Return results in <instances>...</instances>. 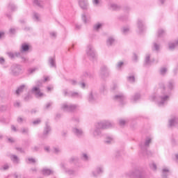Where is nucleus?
I'll use <instances>...</instances> for the list:
<instances>
[{
	"label": "nucleus",
	"mask_w": 178,
	"mask_h": 178,
	"mask_svg": "<svg viewBox=\"0 0 178 178\" xmlns=\"http://www.w3.org/2000/svg\"><path fill=\"white\" fill-rule=\"evenodd\" d=\"M137 28L138 33H141L145 31V25L144 24V21L141 19H138L137 21Z\"/></svg>",
	"instance_id": "13"
},
{
	"label": "nucleus",
	"mask_w": 178,
	"mask_h": 178,
	"mask_svg": "<svg viewBox=\"0 0 178 178\" xmlns=\"http://www.w3.org/2000/svg\"><path fill=\"white\" fill-rule=\"evenodd\" d=\"M104 173V167L98 166L96 168L95 170L92 172V175L93 177H98V176L102 175Z\"/></svg>",
	"instance_id": "15"
},
{
	"label": "nucleus",
	"mask_w": 178,
	"mask_h": 178,
	"mask_svg": "<svg viewBox=\"0 0 178 178\" xmlns=\"http://www.w3.org/2000/svg\"><path fill=\"white\" fill-rule=\"evenodd\" d=\"M48 63L50 67H54V69H56V60H55V57H49Z\"/></svg>",
	"instance_id": "23"
},
{
	"label": "nucleus",
	"mask_w": 178,
	"mask_h": 178,
	"mask_svg": "<svg viewBox=\"0 0 178 178\" xmlns=\"http://www.w3.org/2000/svg\"><path fill=\"white\" fill-rule=\"evenodd\" d=\"M106 45L108 47L115 45V38H113V37H109L108 38H107Z\"/></svg>",
	"instance_id": "27"
},
{
	"label": "nucleus",
	"mask_w": 178,
	"mask_h": 178,
	"mask_svg": "<svg viewBox=\"0 0 178 178\" xmlns=\"http://www.w3.org/2000/svg\"><path fill=\"white\" fill-rule=\"evenodd\" d=\"M108 6L111 10H119V9H120V6L115 3H110Z\"/></svg>",
	"instance_id": "34"
},
{
	"label": "nucleus",
	"mask_w": 178,
	"mask_h": 178,
	"mask_svg": "<svg viewBox=\"0 0 178 178\" xmlns=\"http://www.w3.org/2000/svg\"><path fill=\"white\" fill-rule=\"evenodd\" d=\"M10 73L13 76H19L22 73V65L13 64L10 69Z\"/></svg>",
	"instance_id": "7"
},
{
	"label": "nucleus",
	"mask_w": 178,
	"mask_h": 178,
	"mask_svg": "<svg viewBox=\"0 0 178 178\" xmlns=\"http://www.w3.org/2000/svg\"><path fill=\"white\" fill-rule=\"evenodd\" d=\"M15 149L21 152V154H24V149L22 147H16Z\"/></svg>",
	"instance_id": "61"
},
{
	"label": "nucleus",
	"mask_w": 178,
	"mask_h": 178,
	"mask_svg": "<svg viewBox=\"0 0 178 178\" xmlns=\"http://www.w3.org/2000/svg\"><path fill=\"white\" fill-rule=\"evenodd\" d=\"M93 6H99V0H92Z\"/></svg>",
	"instance_id": "50"
},
{
	"label": "nucleus",
	"mask_w": 178,
	"mask_h": 178,
	"mask_svg": "<svg viewBox=\"0 0 178 178\" xmlns=\"http://www.w3.org/2000/svg\"><path fill=\"white\" fill-rule=\"evenodd\" d=\"M101 27H102V24H96L95 25H94L93 29L94 30H96V31H98V30L101 29Z\"/></svg>",
	"instance_id": "45"
},
{
	"label": "nucleus",
	"mask_w": 178,
	"mask_h": 178,
	"mask_svg": "<svg viewBox=\"0 0 178 178\" xmlns=\"http://www.w3.org/2000/svg\"><path fill=\"white\" fill-rule=\"evenodd\" d=\"M90 133L95 138H101V137H104L102 131L101 129H98L97 128L92 129L90 130Z\"/></svg>",
	"instance_id": "10"
},
{
	"label": "nucleus",
	"mask_w": 178,
	"mask_h": 178,
	"mask_svg": "<svg viewBox=\"0 0 178 178\" xmlns=\"http://www.w3.org/2000/svg\"><path fill=\"white\" fill-rule=\"evenodd\" d=\"M151 141H152V138L151 137H147L145 141V143L143 145H140V148L142 151H144L148 156H150V155H152L151 152L147 151V148L149 147V144H151Z\"/></svg>",
	"instance_id": "5"
},
{
	"label": "nucleus",
	"mask_w": 178,
	"mask_h": 178,
	"mask_svg": "<svg viewBox=\"0 0 178 178\" xmlns=\"http://www.w3.org/2000/svg\"><path fill=\"white\" fill-rule=\"evenodd\" d=\"M8 169H9V165L8 163L4 164L0 168V170H8Z\"/></svg>",
	"instance_id": "48"
},
{
	"label": "nucleus",
	"mask_w": 178,
	"mask_h": 178,
	"mask_svg": "<svg viewBox=\"0 0 178 178\" xmlns=\"http://www.w3.org/2000/svg\"><path fill=\"white\" fill-rule=\"evenodd\" d=\"M40 123H41V120L40 119L35 120L33 122V124H34L35 126L37 124H40Z\"/></svg>",
	"instance_id": "59"
},
{
	"label": "nucleus",
	"mask_w": 178,
	"mask_h": 178,
	"mask_svg": "<svg viewBox=\"0 0 178 178\" xmlns=\"http://www.w3.org/2000/svg\"><path fill=\"white\" fill-rule=\"evenodd\" d=\"M133 60L134 62H137V60H138V56H137V54H134Z\"/></svg>",
	"instance_id": "63"
},
{
	"label": "nucleus",
	"mask_w": 178,
	"mask_h": 178,
	"mask_svg": "<svg viewBox=\"0 0 178 178\" xmlns=\"http://www.w3.org/2000/svg\"><path fill=\"white\" fill-rule=\"evenodd\" d=\"M7 55L10 59H15V54L13 52H8Z\"/></svg>",
	"instance_id": "53"
},
{
	"label": "nucleus",
	"mask_w": 178,
	"mask_h": 178,
	"mask_svg": "<svg viewBox=\"0 0 178 178\" xmlns=\"http://www.w3.org/2000/svg\"><path fill=\"white\" fill-rule=\"evenodd\" d=\"M15 58H22V53L21 52H15Z\"/></svg>",
	"instance_id": "62"
},
{
	"label": "nucleus",
	"mask_w": 178,
	"mask_h": 178,
	"mask_svg": "<svg viewBox=\"0 0 178 178\" xmlns=\"http://www.w3.org/2000/svg\"><path fill=\"white\" fill-rule=\"evenodd\" d=\"M127 80L128 83L133 84L136 83V76L134 75H129L127 77Z\"/></svg>",
	"instance_id": "33"
},
{
	"label": "nucleus",
	"mask_w": 178,
	"mask_h": 178,
	"mask_svg": "<svg viewBox=\"0 0 178 178\" xmlns=\"http://www.w3.org/2000/svg\"><path fill=\"white\" fill-rule=\"evenodd\" d=\"M126 123H127V121H126V120H124V119L119 120L120 126H124V124H126Z\"/></svg>",
	"instance_id": "49"
},
{
	"label": "nucleus",
	"mask_w": 178,
	"mask_h": 178,
	"mask_svg": "<svg viewBox=\"0 0 178 178\" xmlns=\"http://www.w3.org/2000/svg\"><path fill=\"white\" fill-rule=\"evenodd\" d=\"M81 159L82 161H84L85 162L88 161V160L90 159V157L88 156V155L86 153H83L81 154Z\"/></svg>",
	"instance_id": "38"
},
{
	"label": "nucleus",
	"mask_w": 178,
	"mask_h": 178,
	"mask_svg": "<svg viewBox=\"0 0 178 178\" xmlns=\"http://www.w3.org/2000/svg\"><path fill=\"white\" fill-rule=\"evenodd\" d=\"M33 19L35 20V22H40V14L34 13Z\"/></svg>",
	"instance_id": "41"
},
{
	"label": "nucleus",
	"mask_w": 178,
	"mask_h": 178,
	"mask_svg": "<svg viewBox=\"0 0 178 178\" xmlns=\"http://www.w3.org/2000/svg\"><path fill=\"white\" fill-rule=\"evenodd\" d=\"M123 65H124V63H123V61H119L116 65V69H118V70H120V69H122V66H123Z\"/></svg>",
	"instance_id": "44"
},
{
	"label": "nucleus",
	"mask_w": 178,
	"mask_h": 178,
	"mask_svg": "<svg viewBox=\"0 0 178 178\" xmlns=\"http://www.w3.org/2000/svg\"><path fill=\"white\" fill-rule=\"evenodd\" d=\"M152 51H156V52H159V50L161 49V44L153 42V46L152 47Z\"/></svg>",
	"instance_id": "30"
},
{
	"label": "nucleus",
	"mask_w": 178,
	"mask_h": 178,
	"mask_svg": "<svg viewBox=\"0 0 178 178\" xmlns=\"http://www.w3.org/2000/svg\"><path fill=\"white\" fill-rule=\"evenodd\" d=\"M140 98H141V95H140V93H136L134 95L131 97V101L134 104L137 102V101H140Z\"/></svg>",
	"instance_id": "26"
},
{
	"label": "nucleus",
	"mask_w": 178,
	"mask_h": 178,
	"mask_svg": "<svg viewBox=\"0 0 178 178\" xmlns=\"http://www.w3.org/2000/svg\"><path fill=\"white\" fill-rule=\"evenodd\" d=\"M42 174L43 176H50V175L54 174V170L49 168H43L42 170Z\"/></svg>",
	"instance_id": "24"
},
{
	"label": "nucleus",
	"mask_w": 178,
	"mask_h": 178,
	"mask_svg": "<svg viewBox=\"0 0 178 178\" xmlns=\"http://www.w3.org/2000/svg\"><path fill=\"white\" fill-rule=\"evenodd\" d=\"M24 87H26V86H24V85H21L20 86H19L18 88L15 91V94L17 95H20V94H22V92H23V91L24 90Z\"/></svg>",
	"instance_id": "31"
},
{
	"label": "nucleus",
	"mask_w": 178,
	"mask_h": 178,
	"mask_svg": "<svg viewBox=\"0 0 178 178\" xmlns=\"http://www.w3.org/2000/svg\"><path fill=\"white\" fill-rule=\"evenodd\" d=\"M17 123H23V122H26V118H22V117H18L17 118Z\"/></svg>",
	"instance_id": "47"
},
{
	"label": "nucleus",
	"mask_w": 178,
	"mask_h": 178,
	"mask_svg": "<svg viewBox=\"0 0 178 178\" xmlns=\"http://www.w3.org/2000/svg\"><path fill=\"white\" fill-rule=\"evenodd\" d=\"M84 77H91V73L86 72L83 73Z\"/></svg>",
	"instance_id": "64"
},
{
	"label": "nucleus",
	"mask_w": 178,
	"mask_h": 178,
	"mask_svg": "<svg viewBox=\"0 0 178 178\" xmlns=\"http://www.w3.org/2000/svg\"><path fill=\"white\" fill-rule=\"evenodd\" d=\"M118 87H119L118 83H113V86H111V90L113 91H115V90H118Z\"/></svg>",
	"instance_id": "57"
},
{
	"label": "nucleus",
	"mask_w": 178,
	"mask_h": 178,
	"mask_svg": "<svg viewBox=\"0 0 178 178\" xmlns=\"http://www.w3.org/2000/svg\"><path fill=\"white\" fill-rule=\"evenodd\" d=\"M113 138L112 136H107L104 140L105 144H112L113 143Z\"/></svg>",
	"instance_id": "36"
},
{
	"label": "nucleus",
	"mask_w": 178,
	"mask_h": 178,
	"mask_svg": "<svg viewBox=\"0 0 178 178\" xmlns=\"http://www.w3.org/2000/svg\"><path fill=\"white\" fill-rule=\"evenodd\" d=\"M30 49V46L26 43H23L20 48V52H27Z\"/></svg>",
	"instance_id": "28"
},
{
	"label": "nucleus",
	"mask_w": 178,
	"mask_h": 178,
	"mask_svg": "<svg viewBox=\"0 0 178 178\" xmlns=\"http://www.w3.org/2000/svg\"><path fill=\"white\" fill-rule=\"evenodd\" d=\"M78 2L81 9H83V10H87V9H88V0H79Z\"/></svg>",
	"instance_id": "17"
},
{
	"label": "nucleus",
	"mask_w": 178,
	"mask_h": 178,
	"mask_svg": "<svg viewBox=\"0 0 178 178\" xmlns=\"http://www.w3.org/2000/svg\"><path fill=\"white\" fill-rule=\"evenodd\" d=\"M79 161V158L77 156H72L70 159V163H76Z\"/></svg>",
	"instance_id": "40"
},
{
	"label": "nucleus",
	"mask_w": 178,
	"mask_h": 178,
	"mask_svg": "<svg viewBox=\"0 0 178 178\" xmlns=\"http://www.w3.org/2000/svg\"><path fill=\"white\" fill-rule=\"evenodd\" d=\"M99 74L102 80H106L109 76H111V70L106 65H102L100 67Z\"/></svg>",
	"instance_id": "4"
},
{
	"label": "nucleus",
	"mask_w": 178,
	"mask_h": 178,
	"mask_svg": "<svg viewBox=\"0 0 178 178\" xmlns=\"http://www.w3.org/2000/svg\"><path fill=\"white\" fill-rule=\"evenodd\" d=\"M33 3L39 8H41L42 6V5L41 4L42 1H40V0H33Z\"/></svg>",
	"instance_id": "43"
},
{
	"label": "nucleus",
	"mask_w": 178,
	"mask_h": 178,
	"mask_svg": "<svg viewBox=\"0 0 178 178\" xmlns=\"http://www.w3.org/2000/svg\"><path fill=\"white\" fill-rule=\"evenodd\" d=\"M178 126V117H173L169 120V127Z\"/></svg>",
	"instance_id": "21"
},
{
	"label": "nucleus",
	"mask_w": 178,
	"mask_h": 178,
	"mask_svg": "<svg viewBox=\"0 0 178 178\" xmlns=\"http://www.w3.org/2000/svg\"><path fill=\"white\" fill-rule=\"evenodd\" d=\"M165 30H163L162 29H159L158 37H163V35H165Z\"/></svg>",
	"instance_id": "42"
},
{
	"label": "nucleus",
	"mask_w": 178,
	"mask_h": 178,
	"mask_svg": "<svg viewBox=\"0 0 178 178\" xmlns=\"http://www.w3.org/2000/svg\"><path fill=\"white\" fill-rule=\"evenodd\" d=\"M53 152H54V154H59V152H60V149L59 147H54Z\"/></svg>",
	"instance_id": "54"
},
{
	"label": "nucleus",
	"mask_w": 178,
	"mask_h": 178,
	"mask_svg": "<svg viewBox=\"0 0 178 178\" xmlns=\"http://www.w3.org/2000/svg\"><path fill=\"white\" fill-rule=\"evenodd\" d=\"M149 168L152 170H156L157 169L156 164H155V163H151L149 164Z\"/></svg>",
	"instance_id": "46"
},
{
	"label": "nucleus",
	"mask_w": 178,
	"mask_h": 178,
	"mask_svg": "<svg viewBox=\"0 0 178 178\" xmlns=\"http://www.w3.org/2000/svg\"><path fill=\"white\" fill-rule=\"evenodd\" d=\"M114 99L115 101H118V102H120L121 105H124V104H126V97H124L122 93L115 95L114 96Z\"/></svg>",
	"instance_id": "12"
},
{
	"label": "nucleus",
	"mask_w": 178,
	"mask_h": 178,
	"mask_svg": "<svg viewBox=\"0 0 178 178\" xmlns=\"http://www.w3.org/2000/svg\"><path fill=\"white\" fill-rule=\"evenodd\" d=\"M31 92L36 97V98H41V97H44V93L41 92L40 88L38 86H34L31 90Z\"/></svg>",
	"instance_id": "11"
},
{
	"label": "nucleus",
	"mask_w": 178,
	"mask_h": 178,
	"mask_svg": "<svg viewBox=\"0 0 178 178\" xmlns=\"http://www.w3.org/2000/svg\"><path fill=\"white\" fill-rule=\"evenodd\" d=\"M152 61L151 60V54H147L145 58L144 66H151Z\"/></svg>",
	"instance_id": "20"
},
{
	"label": "nucleus",
	"mask_w": 178,
	"mask_h": 178,
	"mask_svg": "<svg viewBox=\"0 0 178 178\" xmlns=\"http://www.w3.org/2000/svg\"><path fill=\"white\" fill-rule=\"evenodd\" d=\"M72 133L77 138H83L84 137V131L83 129L79 127L72 128Z\"/></svg>",
	"instance_id": "9"
},
{
	"label": "nucleus",
	"mask_w": 178,
	"mask_h": 178,
	"mask_svg": "<svg viewBox=\"0 0 178 178\" xmlns=\"http://www.w3.org/2000/svg\"><path fill=\"white\" fill-rule=\"evenodd\" d=\"M8 8H9V9H10V10H13V11L16 10V9H17L16 6H15V4H13V3H10Z\"/></svg>",
	"instance_id": "51"
},
{
	"label": "nucleus",
	"mask_w": 178,
	"mask_h": 178,
	"mask_svg": "<svg viewBox=\"0 0 178 178\" xmlns=\"http://www.w3.org/2000/svg\"><path fill=\"white\" fill-rule=\"evenodd\" d=\"M72 122H75V123H79V122H80V118L77 116H74L72 117Z\"/></svg>",
	"instance_id": "52"
},
{
	"label": "nucleus",
	"mask_w": 178,
	"mask_h": 178,
	"mask_svg": "<svg viewBox=\"0 0 178 178\" xmlns=\"http://www.w3.org/2000/svg\"><path fill=\"white\" fill-rule=\"evenodd\" d=\"M175 80L170 79L167 82V87L165 88V85L161 83V93L158 96L153 95L149 97L150 101H154L158 105V106H165L169 99H170V92L175 87Z\"/></svg>",
	"instance_id": "1"
},
{
	"label": "nucleus",
	"mask_w": 178,
	"mask_h": 178,
	"mask_svg": "<svg viewBox=\"0 0 178 178\" xmlns=\"http://www.w3.org/2000/svg\"><path fill=\"white\" fill-rule=\"evenodd\" d=\"M77 108H79L78 105L67 102L62 104L60 106L61 111H63V112H74Z\"/></svg>",
	"instance_id": "3"
},
{
	"label": "nucleus",
	"mask_w": 178,
	"mask_h": 178,
	"mask_svg": "<svg viewBox=\"0 0 178 178\" xmlns=\"http://www.w3.org/2000/svg\"><path fill=\"white\" fill-rule=\"evenodd\" d=\"M166 73H168V67H162L160 68L159 74L161 76H166Z\"/></svg>",
	"instance_id": "32"
},
{
	"label": "nucleus",
	"mask_w": 178,
	"mask_h": 178,
	"mask_svg": "<svg viewBox=\"0 0 178 178\" xmlns=\"http://www.w3.org/2000/svg\"><path fill=\"white\" fill-rule=\"evenodd\" d=\"M60 168L65 172V173H67V175H74V170L66 168V165L65 163H62L60 164Z\"/></svg>",
	"instance_id": "22"
},
{
	"label": "nucleus",
	"mask_w": 178,
	"mask_h": 178,
	"mask_svg": "<svg viewBox=\"0 0 178 178\" xmlns=\"http://www.w3.org/2000/svg\"><path fill=\"white\" fill-rule=\"evenodd\" d=\"M81 19L85 24H87V23H90V20L91 19V17L88 13H83L81 15Z\"/></svg>",
	"instance_id": "18"
},
{
	"label": "nucleus",
	"mask_w": 178,
	"mask_h": 178,
	"mask_svg": "<svg viewBox=\"0 0 178 178\" xmlns=\"http://www.w3.org/2000/svg\"><path fill=\"white\" fill-rule=\"evenodd\" d=\"M171 143H172V145H173V147H175V146L178 145L177 140H176L175 138H172L171 140Z\"/></svg>",
	"instance_id": "56"
},
{
	"label": "nucleus",
	"mask_w": 178,
	"mask_h": 178,
	"mask_svg": "<svg viewBox=\"0 0 178 178\" xmlns=\"http://www.w3.org/2000/svg\"><path fill=\"white\" fill-rule=\"evenodd\" d=\"M35 84V87H39L40 88H41V87H42V81H36Z\"/></svg>",
	"instance_id": "55"
},
{
	"label": "nucleus",
	"mask_w": 178,
	"mask_h": 178,
	"mask_svg": "<svg viewBox=\"0 0 178 178\" xmlns=\"http://www.w3.org/2000/svg\"><path fill=\"white\" fill-rule=\"evenodd\" d=\"M20 59H22V62H23L24 63H26V62H29V59L23 56H21Z\"/></svg>",
	"instance_id": "60"
},
{
	"label": "nucleus",
	"mask_w": 178,
	"mask_h": 178,
	"mask_svg": "<svg viewBox=\"0 0 178 178\" xmlns=\"http://www.w3.org/2000/svg\"><path fill=\"white\" fill-rule=\"evenodd\" d=\"M69 97L70 98H83V95H81V92L70 91Z\"/></svg>",
	"instance_id": "19"
},
{
	"label": "nucleus",
	"mask_w": 178,
	"mask_h": 178,
	"mask_svg": "<svg viewBox=\"0 0 178 178\" xmlns=\"http://www.w3.org/2000/svg\"><path fill=\"white\" fill-rule=\"evenodd\" d=\"M26 163L30 164V163H35L37 162V160L35 159L32 157H29L25 159Z\"/></svg>",
	"instance_id": "35"
},
{
	"label": "nucleus",
	"mask_w": 178,
	"mask_h": 178,
	"mask_svg": "<svg viewBox=\"0 0 178 178\" xmlns=\"http://www.w3.org/2000/svg\"><path fill=\"white\" fill-rule=\"evenodd\" d=\"M20 133H22V134H25L26 136H29V128H22L20 129Z\"/></svg>",
	"instance_id": "39"
},
{
	"label": "nucleus",
	"mask_w": 178,
	"mask_h": 178,
	"mask_svg": "<svg viewBox=\"0 0 178 178\" xmlns=\"http://www.w3.org/2000/svg\"><path fill=\"white\" fill-rule=\"evenodd\" d=\"M49 131H51V127L49 126V124H48V122L45 123V127L44 129L43 134L41 136V138H47L48 137V134H49Z\"/></svg>",
	"instance_id": "16"
},
{
	"label": "nucleus",
	"mask_w": 178,
	"mask_h": 178,
	"mask_svg": "<svg viewBox=\"0 0 178 178\" xmlns=\"http://www.w3.org/2000/svg\"><path fill=\"white\" fill-rule=\"evenodd\" d=\"M178 45V40H175L174 42H169L168 43V49L170 51H174L175 48Z\"/></svg>",
	"instance_id": "25"
},
{
	"label": "nucleus",
	"mask_w": 178,
	"mask_h": 178,
	"mask_svg": "<svg viewBox=\"0 0 178 178\" xmlns=\"http://www.w3.org/2000/svg\"><path fill=\"white\" fill-rule=\"evenodd\" d=\"M10 158L11 161L13 162V163H19V162H20V160L19 159V157L17 155L11 154L10 155Z\"/></svg>",
	"instance_id": "29"
},
{
	"label": "nucleus",
	"mask_w": 178,
	"mask_h": 178,
	"mask_svg": "<svg viewBox=\"0 0 178 178\" xmlns=\"http://www.w3.org/2000/svg\"><path fill=\"white\" fill-rule=\"evenodd\" d=\"M71 86H77V81L72 79L70 81Z\"/></svg>",
	"instance_id": "58"
},
{
	"label": "nucleus",
	"mask_w": 178,
	"mask_h": 178,
	"mask_svg": "<svg viewBox=\"0 0 178 178\" xmlns=\"http://www.w3.org/2000/svg\"><path fill=\"white\" fill-rule=\"evenodd\" d=\"M86 55L90 59V60H92V59H95V50L94 49V47L91 44H88L86 48Z\"/></svg>",
	"instance_id": "8"
},
{
	"label": "nucleus",
	"mask_w": 178,
	"mask_h": 178,
	"mask_svg": "<svg viewBox=\"0 0 178 178\" xmlns=\"http://www.w3.org/2000/svg\"><path fill=\"white\" fill-rule=\"evenodd\" d=\"M122 34H129V33H130V28H129V26H124L122 29Z\"/></svg>",
	"instance_id": "37"
},
{
	"label": "nucleus",
	"mask_w": 178,
	"mask_h": 178,
	"mask_svg": "<svg viewBox=\"0 0 178 178\" xmlns=\"http://www.w3.org/2000/svg\"><path fill=\"white\" fill-rule=\"evenodd\" d=\"M126 177H127V178H145V177L144 176V174L138 170H135L134 172L130 171V172H127L126 174Z\"/></svg>",
	"instance_id": "6"
},
{
	"label": "nucleus",
	"mask_w": 178,
	"mask_h": 178,
	"mask_svg": "<svg viewBox=\"0 0 178 178\" xmlns=\"http://www.w3.org/2000/svg\"><path fill=\"white\" fill-rule=\"evenodd\" d=\"M113 126H115V124L109 120L100 121L95 124V128L99 130H106L113 127Z\"/></svg>",
	"instance_id": "2"
},
{
	"label": "nucleus",
	"mask_w": 178,
	"mask_h": 178,
	"mask_svg": "<svg viewBox=\"0 0 178 178\" xmlns=\"http://www.w3.org/2000/svg\"><path fill=\"white\" fill-rule=\"evenodd\" d=\"M97 99H98V94L95 91H91L88 96V102H95Z\"/></svg>",
	"instance_id": "14"
}]
</instances>
